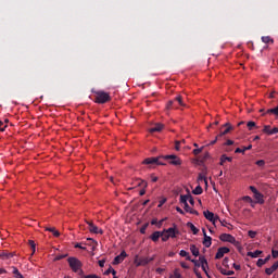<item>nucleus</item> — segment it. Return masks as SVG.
<instances>
[{"label":"nucleus","instance_id":"1","mask_svg":"<svg viewBox=\"0 0 278 278\" xmlns=\"http://www.w3.org/2000/svg\"><path fill=\"white\" fill-rule=\"evenodd\" d=\"M67 264L70 268H72L73 273H79V270H81V266H84L79 258L73 256L67 258Z\"/></svg>","mask_w":278,"mask_h":278},{"label":"nucleus","instance_id":"2","mask_svg":"<svg viewBox=\"0 0 278 278\" xmlns=\"http://www.w3.org/2000/svg\"><path fill=\"white\" fill-rule=\"evenodd\" d=\"M112 97H110V93L105 92V91H97L96 92V103H108V101H111Z\"/></svg>","mask_w":278,"mask_h":278},{"label":"nucleus","instance_id":"3","mask_svg":"<svg viewBox=\"0 0 278 278\" xmlns=\"http://www.w3.org/2000/svg\"><path fill=\"white\" fill-rule=\"evenodd\" d=\"M219 240H222V242H229L230 244H238V241L236 240V237L231 236L230 233H222L219 236Z\"/></svg>","mask_w":278,"mask_h":278},{"label":"nucleus","instance_id":"4","mask_svg":"<svg viewBox=\"0 0 278 278\" xmlns=\"http://www.w3.org/2000/svg\"><path fill=\"white\" fill-rule=\"evenodd\" d=\"M204 218H206V220H210V223H213L214 225H216L217 220H220V217H218V215H214L213 212L210 211H204Z\"/></svg>","mask_w":278,"mask_h":278},{"label":"nucleus","instance_id":"5","mask_svg":"<svg viewBox=\"0 0 278 278\" xmlns=\"http://www.w3.org/2000/svg\"><path fill=\"white\" fill-rule=\"evenodd\" d=\"M164 160H170L169 164L173 166H181V159L177 157L175 154L163 156Z\"/></svg>","mask_w":278,"mask_h":278},{"label":"nucleus","instance_id":"6","mask_svg":"<svg viewBox=\"0 0 278 278\" xmlns=\"http://www.w3.org/2000/svg\"><path fill=\"white\" fill-rule=\"evenodd\" d=\"M231 129H233V126H231V124H229V123H226L222 126L220 132L217 136L219 138H223V136H227V134H229V131H231Z\"/></svg>","mask_w":278,"mask_h":278},{"label":"nucleus","instance_id":"7","mask_svg":"<svg viewBox=\"0 0 278 278\" xmlns=\"http://www.w3.org/2000/svg\"><path fill=\"white\" fill-rule=\"evenodd\" d=\"M125 257H127V252L122 251L121 254L115 256L113 260V265L118 266V264H123V262H125Z\"/></svg>","mask_w":278,"mask_h":278},{"label":"nucleus","instance_id":"8","mask_svg":"<svg viewBox=\"0 0 278 278\" xmlns=\"http://www.w3.org/2000/svg\"><path fill=\"white\" fill-rule=\"evenodd\" d=\"M87 225L89 226L90 233H100V236H103V229L97 227L94 223L87 222Z\"/></svg>","mask_w":278,"mask_h":278},{"label":"nucleus","instance_id":"9","mask_svg":"<svg viewBox=\"0 0 278 278\" xmlns=\"http://www.w3.org/2000/svg\"><path fill=\"white\" fill-rule=\"evenodd\" d=\"M229 251L230 250L227 247L218 248L215 260H223V257H225V254L229 253Z\"/></svg>","mask_w":278,"mask_h":278},{"label":"nucleus","instance_id":"10","mask_svg":"<svg viewBox=\"0 0 278 278\" xmlns=\"http://www.w3.org/2000/svg\"><path fill=\"white\" fill-rule=\"evenodd\" d=\"M202 231L204 236V240L202 241V244H204L206 249H210L212 247V237L207 236L205 228H203Z\"/></svg>","mask_w":278,"mask_h":278},{"label":"nucleus","instance_id":"11","mask_svg":"<svg viewBox=\"0 0 278 278\" xmlns=\"http://www.w3.org/2000/svg\"><path fill=\"white\" fill-rule=\"evenodd\" d=\"M16 252L0 251V260H12Z\"/></svg>","mask_w":278,"mask_h":278},{"label":"nucleus","instance_id":"12","mask_svg":"<svg viewBox=\"0 0 278 278\" xmlns=\"http://www.w3.org/2000/svg\"><path fill=\"white\" fill-rule=\"evenodd\" d=\"M143 164H156L162 166L164 163L160 162V157H148L143 161Z\"/></svg>","mask_w":278,"mask_h":278},{"label":"nucleus","instance_id":"13","mask_svg":"<svg viewBox=\"0 0 278 278\" xmlns=\"http://www.w3.org/2000/svg\"><path fill=\"white\" fill-rule=\"evenodd\" d=\"M155 258L154 257H140L137 266H147L148 264H151Z\"/></svg>","mask_w":278,"mask_h":278},{"label":"nucleus","instance_id":"14","mask_svg":"<svg viewBox=\"0 0 278 278\" xmlns=\"http://www.w3.org/2000/svg\"><path fill=\"white\" fill-rule=\"evenodd\" d=\"M189 194L180 195V203L185 205V211L189 212L190 211V205L188 204V198Z\"/></svg>","mask_w":278,"mask_h":278},{"label":"nucleus","instance_id":"15","mask_svg":"<svg viewBox=\"0 0 278 278\" xmlns=\"http://www.w3.org/2000/svg\"><path fill=\"white\" fill-rule=\"evenodd\" d=\"M254 199L256 201V203H258L260 205H264V194H262V192H257L254 194Z\"/></svg>","mask_w":278,"mask_h":278},{"label":"nucleus","instance_id":"16","mask_svg":"<svg viewBox=\"0 0 278 278\" xmlns=\"http://www.w3.org/2000/svg\"><path fill=\"white\" fill-rule=\"evenodd\" d=\"M277 268H278V261L275 262V263L271 265V267L266 268V269H265V273H266V275H273V273H275V270H277Z\"/></svg>","mask_w":278,"mask_h":278},{"label":"nucleus","instance_id":"17","mask_svg":"<svg viewBox=\"0 0 278 278\" xmlns=\"http://www.w3.org/2000/svg\"><path fill=\"white\" fill-rule=\"evenodd\" d=\"M162 237V231H154L151 236L150 239L152 242H157L160 238Z\"/></svg>","mask_w":278,"mask_h":278},{"label":"nucleus","instance_id":"18","mask_svg":"<svg viewBox=\"0 0 278 278\" xmlns=\"http://www.w3.org/2000/svg\"><path fill=\"white\" fill-rule=\"evenodd\" d=\"M218 270L222 275H226L227 277H230L231 275H236V271L233 270H227L223 267H218Z\"/></svg>","mask_w":278,"mask_h":278},{"label":"nucleus","instance_id":"19","mask_svg":"<svg viewBox=\"0 0 278 278\" xmlns=\"http://www.w3.org/2000/svg\"><path fill=\"white\" fill-rule=\"evenodd\" d=\"M248 257H260L262 255V251L261 250H255L254 252H248Z\"/></svg>","mask_w":278,"mask_h":278},{"label":"nucleus","instance_id":"20","mask_svg":"<svg viewBox=\"0 0 278 278\" xmlns=\"http://www.w3.org/2000/svg\"><path fill=\"white\" fill-rule=\"evenodd\" d=\"M164 126L162 124H155L154 127L150 129L151 134H155V131H162Z\"/></svg>","mask_w":278,"mask_h":278},{"label":"nucleus","instance_id":"21","mask_svg":"<svg viewBox=\"0 0 278 278\" xmlns=\"http://www.w3.org/2000/svg\"><path fill=\"white\" fill-rule=\"evenodd\" d=\"M187 227H189V229H191L193 236H197V233H199V229L197 228V226H194V224L192 223H187Z\"/></svg>","mask_w":278,"mask_h":278},{"label":"nucleus","instance_id":"22","mask_svg":"<svg viewBox=\"0 0 278 278\" xmlns=\"http://www.w3.org/2000/svg\"><path fill=\"white\" fill-rule=\"evenodd\" d=\"M190 251H191L192 255H194V257H199L200 252H199V248H197V245H194V244L190 245Z\"/></svg>","mask_w":278,"mask_h":278},{"label":"nucleus","instance_id":"23","mask_svg":"<svg viewBox=\"0 0 278 278\" xmlns=\"http://www.w3.org/2000/svg\"><path fill=\"white\" fill-rule=\"evenodd\" d=\"M252 149H253V146L250 144V146H248V147H244L243 149L237 148V149L235 150V153H244V151H251Z\"/></svg>","mask_w":278,"mask_h":278},{"label":"nucleus","instance_id":"24","mask_svg":"<svg viewBox=\"0 0 278 278\" xmlns=\"http://www.w3.org/2000/svg\"><path fill=\"white\" fill-rule=\"evenodd\" d=\"M233 161V159L232 157H229V156H226L225 154H223L222 156H220V166H223L224 164H225V162H232Z\"/></svg>","mask_w":278,"mask_h":278},{"label":"nucleus","instance_id":"25","mask_svg":"<svg viewBox=\"0 0 278 278\" xmlns=\"http://www.w3.org/2000/svg\"><path fill=\"white\" fill-rule=\"evenodd\" d=\"M165 232L170 237V238H176V230L175 228H168V229H164Z\"/></svg>","mask_w":278,"mask_h":278},{"label":"nucleus","instance_id":"26","mask_svg":"<svg viewBox=\"0 0 278 278\" xmlns=\"http://www.w3.org/2000/svg\"><path fill=\"white\" fill-rule=\"evenodd\" d=\"M161 238L163 242H167L168 238H170V235L166 232V230L161 231Z\"/></svg>","mask_w":278,"mask_h":278},{"label":"nucleus","instance_id":"27","mask_svg":"<svg viewBox=\"0 0 278 278\" xmlns=\"http://www.w3.org/2000/svg\"><path fill=\"white\" fill-rule=\"evenodd\" d=\"M192 194H203V188L201 187V185L195 187V189L192 191Z\"/></svg>","mask_w":278,"mask_h":278},{"label":"nucleus","instance_id":"28","mask_svg":"<svg viewBox=\"0 0 278 278\" xmlns=\"http://www.w3.org/2000/svg\"><path fill=\"white\" fill-rule=\"evenodd\" d=\"M174 101H175L176 105H181V106L186 105V104H184V100H182L181 96L176 97L174 99Z\"/></svg>","mask_w":278,"mask_h":278},{"label":"nucleus","instance_id":"29","mask_svg":"<svg viewBox=\"0 0 278 278\" xmlns=\"http://www.w3.org/2000/svg\"><path fill=\"white\" fill-rule=\"evenodd\" d=\"M179 255L180 257H186L187 261H190V253H188L186 250H181Z\"/></svg>","mask_w":278,"mask_h":278},{"label":"nucleus","instance_id":"30","mask_svg":"<svg viewBox=\"0 0 278 278\" xmlns=\"http://www.w3.org/2000/svg\"><path fill=\"white\" fill-rule=\"evenodd\" d=\"M11 268H12V273H13V275H15V277L23 278V274L21 271H18V268H16V267H11Z\"/></svg>","mask_w":278,"mask_h":278},{"label":"nucleus","instance_id":"31","mask_svg":"<svg viewBox=\"0 0 278 278\" xmlns=\"http://www.w3.org/2000/svg\"><path fill=\"white\" fill-rule=\"evenodd\" d=\"M262 42H264L265 45H268L269 42H274L273 38H270V36H264L262 37Z\"/></svg>","mask_w":278,"mask_h":278},{"label":"nucleus","instance_id":"32","mask_svg":"<svg viewBox=\"0 0 278 278\" xmlns=\"http://www.w3.org/2000/svg\"><path fill=\"white\" fill-rule=\"evenodd\" d=\"M104 274L105 275L112 274L114 276L113 278H116V270L114 268H112V267L108 268Z\"/></svg>","mask_w":278,"mask_h":278},{"label":"nucleus","instance_id":"33","mask_svg":"<svg viewBox=\"0 0 278 278\" xmlns=\"http://www.w3.org/2000/svg\"><path fill=\"white\" fill-rule=\"evenodd\" d=\"M169 278H184L181 274H179V269H175L174 274Z\"/></svg>","mask_w":278,"mask_h":278},{"label":"nucleus","instance_id":"34","mask_svg":"<svg viewBox=\"0 0 278 278\" xmlns=\"http://www.w3.org/2000/svg\"><path fill=\"white\" fill-rule=\"evenodd\" d=\"M172 108H177V105L175 104V100H169L167 102V110H172Z\"/></svg>","mask_w":278,"mask_h":278},{"label":"nucleus","instance_id":"35","mask_svg":"<svg viewBox=\"0 0 278 278\" xmlns=\"http://www.w3.org/2000/svg\"><path fill=\"white\" fill-rule=\"evenodd\" d=\"M271 130H273V129L270 128L269 125H265L264 128H263L264 134H267L268 136H270V131H271Z\"/></svg>","mask_w":278,"mask_h":278},{"label":"nucleus","instance_id":"36","mask_svg":"<svg viewBox=\"0 0 278 278\" xmlns=\"http://www.w3.org/2000/svg\"><path fill=\"white\" fill-rule=\"evenodd\" d=\"M264 264H266L264 258H258L257 262H256V266L258 268H262L264 266Z\"/></svg>","mask_w":278,"mask_h":278},{"label":"nucleus","instance_id":"37","mask_svg":"<svg viewBox=\"0 0 278 278\" xmlns=\"http://www.w3.org/2000/svg\"><path fill=\"white\" fill-rule=\"evenodd\" d=\"M200 266H204L207 265V260L205 258V256H200Z\"/></svg>","mask_w":278,"mask_h":278},{"label":"nucleus","instance_id":"38","mask_svg":"<svg viewBox=\"0 0 278 278\" xmlns=\"http://www.w3.org/2000/svg\"><path fill=\"white\" fill-rule=\"evenodd\" d=\"M256 166H260V167L266 166V161H265V160H258V161H256Z\"/></svg>","mask_w":278,"mask_h":278},{"label":"nucleus","instance_id":"39","mask_svg":"<svg viewBox=\"0 0 278 278\" xmlns=\"http://www.w3.org/2000/svg\"><path fill=\"white\" fill-rule=\"evenodd\" d=\"M189 262H192V264H194V266H197V268H201V263L198 261V260H192L190 257V261Z\"/></svg>","mask_w":278,"mask_h":278},{"label":"nucleus","instance_id":"40","mask_svg":"<svg viewBox=\"0 0 278 278\" xmlns=\"http://www.w3.org/2000/svg\"><path fill=\"white\" fill-rule=\"evenodd\" d=\"M198 181H204V184L207 185V178H205V177L203 176V174H200V175H199Z\"/></svg>","mask_w":278,"mask_h":278},{"label":"nucleus","instance_id":"41","mask_svg":"<svg viewBox=\"0 0 278 278\" xmlns=\"http://www.w3.org/2000/svg\"><path fill=\"white\" fill-rule=\"evenodd\" d=\"M247 126L251 131L253 129V127H256V124H255V122H248Z\"/></svg>","mask_w":278,"mask_h":278},{"label":"nucleus","instance_id":"42","mask_svg":"<svg viewBox=\"0 0 278 278\" xmlns=\"http://www.w3.org/2000/svg\"><path fill=\"white\" fill-rule=\"evenodd\" d=\"M203 149H204V147L194 149V150H193V155H199V153H202V152H203Z\"/></svg>","mask_w":278,"mask_h":278},{"label":"nucleus","instance_id":"43","mask_svg":"<svg viewBox=\"0 0 278 278\" xmlns=\"http://www.w3.org/2000/svg\"><path fill=\"white\" fill-rule=\"evenodd\" d=\"M149 227V224H144L141 228H140V233H147V228Z\"/></svg>","mask_w":278,"mask_h":278},{"label":"nucleus","instance_id":"44","mask_svg":"<svg viewBox=\"0 0 278 278\" xmlns=\"http://www.w3.org/2000/svg\"><path fill=\"white\" fill-rule=\"evenodd\" d=\"M186 212H189V214H194L195 216H199V211L193 210L190 206H189V211H186Z\"/></svg>","mask_w":278,"mask_h":278},{"label":"nucleus","instance_id":"45","mask_svg":"<svg viewBox=\"0 0 278 278\" xmlns=\"http://www.w3.org/2000/svg\"><path fill=\"white\" fill-rule=\"evenodd\" d=\"M242 200H243V201H247L248 203H253V199H252L251 197H249V195H244V197L242 198Z\"/></svg>","mask_w":278,"mask_h":278},{"label":"nucleus","instance_id":"46","mask_svg":"<svg viewBox=\"0 0 278 278\" xmlns=\"http://www.w3.org/2000/svg\"><path fill=\"white\" fill-rule=\"evenodd\" d=\"M248 236H250V238H255L257 236V232L249 230Z\"/></svg>","mask_w":278,"mask_h":278},{"label":"nucleus","instance_id":"47","mask_svg":"<svg viewBox=\"0 0 278 278\" xmlns=\"http://www.w3.org/2000/svg\"><path fill=\"white\" fill-rule=\"evenodd\" d=\"M218 135L216 136V138L213 140V141H211L208 144H206V147H210V146H214V144H216V142H218Z\"/></svg>","mask_w":278,"mask_h":278},{"label":"nucleus","instance_id":"48","mask_svg":"<svg viewBox=\"0 0 278 278\" xmlns=\"http://www.w3.org/2000/svg\"><path fill=\"white\" fill-rule=\"evenodd\" d=\"M271 256L274 257V260H277V257H278V250H271Z\"/></svg>","mask_w":278,"mask_h":278},{"label":"nucleus","instance_id":"49","mask_svg":"<svg viewBox=\"0 0 278 278\" xmlns=\"http://www.w3.org/2000/svg\"><path fill=\"white\" fill-rule=\"evenodd\" d=\"M250 190L251 192H253L254 194H257L260 191L257 190V188H255L254 186H250Z\"/></svg>","mask_w":278,"mask_h":278},{"label":"nucleus","instance_id":"50","mask_svg":"<svg viewBox=\"0 0 278 278\" xmlns=\"http://www.w3.org/2000/svg\"><path fill=\"white\" fill-rule=\"evenodd\" d=\"M87 240L91 241V247L92 249H94L99 243L97 241H94L93 239L88 238Z\"/></svg>","mask_w":278,"mask_h":278},{"label":"nucleus","instance_id":"51","mask_svg":"<svg viewBox=\"0 0 278 278\" xmlns=\"http://www.w3.org/2000/svg\"><path fill=\"white\" fill-rule=\"evenodd\" d=\"M223 266H229V257H225L224 260H223Z\"/></svg>","mask_w":278,"mask_h":278},{"label":"nucleus","instance_id":"52","mask_svg":"<svg viewBox=\"0 0 278 278\" xmlns=\"http://www.w3.org/2000/svg\"><path fill=\"white\" fill-rule=\"evenodd\" d=\"M193 271L198 278H203V276H201V271H199L197 268H194Z\"/></svg>","mask_w":278,"mask_h":278},{"label":"nucleus","instance_id":"53","mask_svg":"<svg viewBox=\"0 0 278 278\" xmlns=\"http://www.w3.org/2000/svg\"><path fill=\"white\" fill-rule=\"evenodd\" d=\"M8 127V125L3 126V122L0 121V131H5V128Z\"/></svg>","mask_w":278,"mask_h":278},{"label":"nucleus","instance_id":"54","mask_svg":"<svg viewBox=\"0 0 278 278\" xmlns=\"http://www.w3.org/2000/svg\"><path fill=\"white\" fill-rule=\"evenodd\" d=\"M275 134H278V128H277V127H274V128L270 130L269 136H275Z\"/></svg>","mask_w":278,"mask_h":278},{"label":"nucleus","instance_id":"55","mask_svg":"<svg viewBox=\"0 0 278 278\" xmlns=\"http://www.w3.org/2000/svg\"><path fill=\"white\" fill-rule=\"evenodd\" d=\"M75 249H81L83 251H86V247H81V243H76Z\"/></svg>","mask_w":278,"mask_h":278},{"label":"nucleus","instance_id":"56","mask_svg":"<svg viewBox=\"0 0 278 278\" xmlns=\"http://www.w3.org/2000/svg\"><path fill=\"white\" fill-rule=\"evenodd\" d=\"M188 201L190 205H194V198H192L190 194L188 195Z\"/></svg>","mask_w":278,"mask_h":278},{"label":"nucleus","instance_id":"57","mask_svg":"<svg viewBox=\"0 0 278 278\" xmlns=\"http://www.w3.org/2000/svg\"><path fill=\"white\" fill-rule=\"evenodd\" d=\"M138 185L142 186L143 188H147V186H148L147 181H144V180H140Z\"/></svg>","mask_w":278,"mask_h":278},{"label":"nucleus","instance_id":"58","mask_svg":"<svg viewBox=\"0 0 278 278\" xmlns=\"http://www.w3.org/2000/svg\"><path fill=\"white\" fill-rule=\"evenodd\" d=\"M176 212H178V214H182V215L186 214V213L184 212V210H181V207H179V206L176 207Z\"/></svg>","mask_w":278,"mask_h":278},{"label":"nucleus","instance_id":"59","mask_svg":"<svg viewBox=\"0 0 278 278\" xmlns=\"http://www.w3.org/2000/svg\"><path fill=\"white\" fill-rule=\"evenodd\" d=\"M28 244H29L30 249H34V247H36V242H34V240H29Z\"/></svg>","mask_w":278,"mask_h":278},{"label":"nucleus","instance_id":"60","mask_svg":"<svg viewBox=\"0 0 278 278\" xmlns=\"http://www.w3.org/2000/svg\"><path fill=\"white\" fill-rule=\"evenodd\" d=\"M180 266H181V268H185V269H188V268H190V266H188V264L187 263H180Z\"/></svg>","mask_w":278,"mask_h":278},{"label":"nucleus","instance_id":"61","mask_svg":"<svg viewBox=\"0 0 278 278\" xmlns=\"http://www.w3.org/2000/svg\"><path fill=\"white\" fill-rule=\"evenodd\" d=\"M99 266L100 268H103V266H105V260L99 261Z\"/></svg>","mask_w":278,"mask_h":278},{"label":"nucleus","instance_id":"62","mask_svg":"<svg viewBox=\"0 0 278 278\" xmlns=\"http://www.w3.org/2000/svg\"><path fill=\"white\" fill-rule=\"evenodd\" d=\"M164 203H166V198L160 201L159 207H162V205H164Z\"/></svg>","mask_w":278,"mask_h":278},{"label":"nucleus","instance_id":"63","mask_svg":"<svg viewBox=\"0 0 278 278\" xmlns=\"http://www.w3.org/2000/svg\"><path fill=\"white\" fill-rule=\"evenodd\" d=\"M233 268H235V270H240V268H241V266L240 265H238V264H236V263H233Z\"/></svg>","mask_w":278,"mask_h":278},{"label":"nucleus","instance_id":"64","mask_svg":"<svg viewBox=\"0 0 278 278\" xmlns=\"http://www.w3.org/2000/svg\"><path fill=\"white\" fill-rule=\"evenodd\" d=\"M179 144H181V142L176 141V143H175V149H176V151H179Z\"/></svg>","mask_w":278,"mask_h":278}]
</instances>
